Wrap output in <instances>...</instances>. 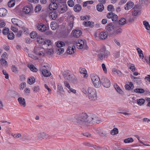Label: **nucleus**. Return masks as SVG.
Segmentation results:
<instances>
[{
  "instance_id": "obj_39",
  "label": "nucleus",
  "mask_w": 150,
  "mask_h": 150,
  "mask_svg": "<svg viewBox=\"0 0 150 150\" xmlns=\"http://www.w3.org/2000/svg\"><path fill=\"white\" fill-rule=\"evenodd\" d=\"M133 141V139L132 138H129L125 139L124 140V142L125 143H127L132 142Z\"/></svg>"
},
{
  "instance_id": "obj_51",
  "label": "nucleus",
  "mask_w": 150,
  "mask_h": 150,
  "mask_svg": "<svg viewBox=\"0 0 150 150\" xmlns=\"http://www.w3.org/2000/svg\"><path fill=\"white\" fill-rule=\"evenodd\" d=\"M83 24L86 27L89 26L90 27V24H91V22L90 21H84L83 22Z\"/></svg>"
},
{
  "instance_id": "obj_36",
  "label": "nucleus",
  "mask_w": 150,
  "mask_h": 150,
  "mask_svg": "<svg viewBox=\"0 0 150 150\" xmlns=\"http://www.w3.org/2000/svg\"><path fill=\"white\" fill-rule=\"evenodd\" d=\"M30 35L31 38L34 39L38 36V34L36 31H32L30 33Z\"/></svg>"
},
{
  "instance_id": "obj_63",
  "label": "nucleus",
  "mask_w": 150,
  "mask_h": 150,
  "mask_svg": "<svg viewBox=\"0 0 150 150\" xmlns=\"http://www.w3.org/2000/svg\"><path fill=\"white\" fill-rule=\"evenodd\" d=\"M69 74V73L68 71H64L63 72L62 74L65 79L67 78V76Z\"/></svg>"
},
{
  "instance_id": "obj_59",
  "label": "nucleus",
  "mask_w": 150,
  "mask_h": 150,
  "mask_svg": "<svg viewBox=\"0 0 150 150\" xmlns=\"http://www.w3.org/2000/svg\"><path fill=\"white\" fill-rule=\"evenodd\" d=\"M79 45L78 44H77V46H79V48H78L79 49H81L82 48H83L84 49H86V48L84 46H85V44L83 45L82 44H79Z\"/></svg>"
},
{
  "instance_id": "obj_15",
  "label": "nucleus",
  "mask_w": 150,
  "mask_h": 150,
  "mask_svg": "<svg viewBox=\"0 0 150 150\" xmlns=\"http://www.w3.org/2000/svg\"><path fill=\"white\" fill-rule=\"evenodd\" d=\"M75 46L74 45L72 47L69 46L66 50L67 54H74L75 51Z\"/></svg>"
},
{
  "instance_id": "obj_28",
  "label": "nucleus",
  "mask_w": 150,
  "mask_h": 150,
  "mask_svg": "<svg viewBox=\"0 0 150 150\" xmlns=\"http://www.w3.org/2000/svg\"><path fill=\"white\" fill-rule=\"evenodd\" d=\"M22 141H29L32 139V137H29L25 134H23L21 138Z\"/></svg>"
},
{
  "instance_id": "obj_30",
  "label": "nucleus",
  "mask_w": 150,
  "mask_h": 150,
  "mask_svg": "<svg viewBox=\"0 0 150 150\" xmlns=\"http://www.w3.org/2000/svg\"><path fill=\"white\" fill-rule=\"evenodd\" d=\"M7 37L8 39L12 40L14 38L15 35L12 32L9 31L8 33H7Z\"/></svg>"
},
{
  "instance_id": "obj_52",
  "label": "nucleus",
  "mask_w": 150,
  "mask_h": 150,
  "mask_svg": "<svg viewBox=\"0 0 150 150\" xmlns=\"http://www.w3.org/2000/svg\"><path fill=\"white\" fill-rule=\"evenodd\" d=\"M112 11L111 12L108 13L107 15V17L108 18H111L112 20Z\"/></svg>"
},
{
  "instance_id": "obj_18",
  "label": "nucleus",
  "mask_w": 150,
  "mask_h": 150,
  "mask_svg": "<svg viewBox=\"0 0 150 150\" xmlns=\"http://www.w3.org/2000/svg\"><path fill=\"white\" fill-rule=\"evenodd\" d=\"M134 6L133 2L131 1H128L125 5V9L126 10H128L132 7Z\"/></svg>"
},
{
  "instance_id": "obj_55",
  "label": "nucleus",
  "mask_w": 150,
  "mask_h": 150,
  "mask_svg": "<svg viewBox=\"0 0 150 150\" xmlns=\"http://www.w3.org/2000/svg\"><path fill=\"white\" fill-rule=\"evenodd\" d=\"M119 133L118 129L117 128L113 129V135L117 134Z\"/></svg>"
},
{
  "instance_id": "obj_24",
  "label": "nucleus",
  "mask_w": 150,
  "mask_h": 150,
  "mask_svg": "<svg viewBox=\"0 0 150 150\" xmlns=\"http://www.w3.org/2000/svg\"><path fill=\"white\" fill-rule=\"evenodd\" d=\"M18 101L21 105H23L24 107L26 105V103L25 99L22 97H19Z\"/></svg>"
},
{
  "instance_id": "obj_7",
  "label": "nucleus",
  "mask_w": 150,
  "mask_h": 150,
  "mask_svg": "<svg viewBox=\"0 0 150 150\" xmlns=\"http://www.w3.org/2000/svg\"><path fill=\"white\" fill-rule=\"evenodd\" d=\"M101 83L103 86L105 88H109L110 85V81L105 76H103L101 79Z\"/></svg>"
},
{
  "instance_id": "obj_62",
  "label": "nucleus",
  "mask_w": 150,
  "mask_h": 150,
  "mask_svg": "<svg viewBox=\"0 0 150 150\" xmlns=\"http://www.w3.org/2000/svg\"><path fill=\"white\" fill-rule=\"evenodd\" d=\"M43 42V45H45L46 44H48V46H49L50 45L49 44L51 43V41L50 40H45L44 42Z\"/></svg>"
},
{
  "instance_id": "obj_21",
  "label": "nucleus",
  "mask_w": 150,
  "mask_h": 150,
  "mask_svg": "<svg viewBox=\"0 0 150 150\" xmlns=\"http://www.w3.org/2000/svg\"><path fill=\"white\" fill-rule=\"evenodd\" d=\"M64 83L65 86L68 88L71 92H72L74 93H76V91L75 89L71 88L69 83H67V81H64Z\"/></svg>"
},
{
  "instance_id": "obj_61",
  "label": "nucleus",
  "mask_w": 150,
  "mask_h": 150,
  "mask_svg": "<svg viewBox=\"0 0 150 150\" xmlns=\"http://www.w3.org/2000/svg\"><path fill=\"white\" fill-rule=\"evenodd\" d=\"M117 16L113 13V21H115V22H118V21H117Z\"/></svg>"
},
{
  "instance_id": "obj_4",
  "label": "nucleus",
  "mask_w": 150,
  "mask_h": 150,
  "mask_svg": "<svg viewBox=\"0 0 150 150\" xmlns=\"http://www.w3.org/2000/svg\"><path fill=\"white\" fill-rule=\"evenodd\" d=\"M89 98L91 100H94L97 98L96 92L95 89L91 87L88 89Z\"/></svg>"
},
{
  "instance_id": "obj_12",
  "label": "nucleus",
  "mask_w": 150,
  "mask_h": 150,
  "mask_svg": "<svg viewBox=\"0 0 150 150\" xmlns=\"http://www.w3.org/2000/svg\"><path fill=\"white\" fill-rule=\"evenodd\" d=\"M50 136L44 132L40 133L38 134V138L41 140L45 138L49 139L50 138Z\"/></svg>"
},
{
  "instance_id": "obj_45",
  "label": "nucleus",
  "mask_w": 150,
  "mask_h": 150,
  "mask_svg": "<svg viewBox=\"0 0 150 150\" xmlns=\"http://www.w3.org/2000/svg\"><path fill=\"white\" fill-rule=\"evenodd\" d=\"M145 101V100L142 98L138 100L137 101V104L140 105H141L144 104Z\"/></svg>"
},
{
  "instance_id": "obj_11",
  "label": "nucleus",
  "mask_w": 150,
  "mask_h": 150,
  "mask_svg": "<svg viewBox=\"0 0 150 150\" xmlns=\"http://www.w3.org/2000/svg\"><path fill=\"white\" fill-rule=\"evenodd\" d=\"M105 29L107 33L108 34L109 36L110 37L112 33V23H110L108 24L105 26Z\"/></svg>"
},
{
  "instance_id": "obj_19",
  "label": "nucleus",
  "mask_w": 150,
  "mask_h": 150,
  "mask_svg": "<svg viewBox=\"0 0 150 150\" xmlns=\"http://www.w3.org/2000/svg\"><path fill=\"white\" fill-rule=\"evenodd\" d=\"M7 13V10L5 8H0V16L4 17L5 16Z\"/></svg>"
},
{
  "instance_id": "obj_9",
  "label": "nucleus",
  "mask_w": 150,
  "mask_h": 150,
  "mask_svg": "<svg viewBox=\"0 0 150 150\" xmlns=\"http://www.w3.org/2000/svg\"><path fill=\"white\" fill-rule=\"evenodd\" d=\"M133 9L132 13L133 15L136 16L140 14L141 10L140 7L139 5H135Z\"/></svg>"
},
{
  "instance_id": "obj_16",
  "label": "nucleus",
  "mask_w": 150,
  "mask_h": 150,
  "mask_svg": "<svg viewBox=\"0 0 150 150\" xmlns=\"http://www.w3.org/2000/svg\"><path fill=\"white\" fill-rule=\"evenodd\" d=\"M37 28L39 30L42 32L45 31L47 29L46 25L41 23L38 24L37 26Z\"/></svg>"
},
{
  "instance_id": "obj_25",
  "label": "nucleus",
  "mask_w": 150,
  "mask_h": 150,
  "mask_svg": "<svg viewBox=\"0 0 150 150\" xmlns=\"http://www.w3.org/2000/svg\"><path fill=\"white\" fill-rule=\"evenodd\" d=\"M97 10L99 12H102L104 9V6L102 3L98 4L96 6Z\"/></svg>"
},
{
  "instance_id": "obj_23",
  "label": "nucleus",
  "mask_w": 150,
  "mask_h": 150,
  "mask_svg": "<svg viewBox=\"0 0 150 150\" xmlns=\"http://www.w3.org/2000/svg\"><path fill=\"white\" fill-rule=\"evenodd\" d=\"M27 66L31 71L34 72H36L37 71V69L33 64H28Z\"/></svg>"
},
{
  "instance_id": "obj_49",
  "label": "nucleus",
  "mask_w": 150,
  "mask_h": 150,
  "mask_svg": "<svg viewBox=\"0 0 150 150\" xmlns=\"http://www.w3.org/2000/svg\"><path fill=\"white\" fill-rule=\"evenodd\" d=\"M58 90L62 92H64L63 88L60 84H59L58 85Z\"/></svg>"
},
{
  "instance_id": "obj_50",
  "label": "nucleus",
  "mask_w": 150,
  "mask_h": 150,
  "mask_svg": "<svg viewBox=\"0 0 150 150\" xmlns=\"http://www.w3.org/2000/svg\"><path fill=\"white\" fill-rule=\"evenodd\" d=\"M130 67L129 69L132 72H134L135 71V67L134 65L133 64L130 63Z\"/></svg>"
},
{
  "instance_id": "obj_46",
  "label": "nucleus",
  "mask_w": 150,
  "mask_h": 150,
  "mask_svg": "<svg viewBox=\"0 0 150 150\" xmlns=\"http://www.w3.org/2000/svg\"><path fill=\"white\" fill-rule=\"evenodd\" d=\"M33 90L34 92L37 93L39 91L40 88L38 86H35L33 88Z\"/></svg>"
},
{
  "instance_id": "obj_10",
  "label": "nucleus",
  "mask_w": 150,
  "mask_h": 150,
  "mask_svg": "<svg viewBox=\"0 0 150 150\" xmlns=\"http://www.w3.org/2000/svg\"><path fill=\"white\" fill-rule=\"evenodd\" d=\"M51 3L49 6V8L50 10L55 11L58 8V6L57 4L58 3L54 1H53L52 0H50Z\"/></svg>"
},
{
  "instance_id": "obj_37",
  "label": "nucleus",
  "mask_w": 150,
  "mask_h": 150,
  "mask_svg": "<svg viewBox=\"0 0 150 150\" xmlns=\"http://www.w3.org/2000/svg\"><path fill=\"white\" fill-rule=\"evenodd\" d=\"M42 7L41 6L40 4L37 5L35 8V13H38L41 9Z\"/></svg>"
},
{
  "instance_id": "obj_41",
  "label": "nucleus",
  "mask_w": 150,
  "mask_h": 150,
  "mask_svg": "<svg viewBox=\"0 0 150 150\" xmlns=\"http://www.w3.org/2000/svg\"><path fill=\"white\" fill-rule=\"evenodd\" d=\"M67 4L69 7H72L74 6V2L72 0H69L67 1Z\"/></svg>"
},
{
  "instance_id": "obj_5",
  "label": "nucleus",
  "mask_w": 150,
  "mask_h": 150,
  "mask_svg": "<svg viewBox=\"0 0 150 150\" xmlns=\"http://www.w3.org/2000/svg\"><path fill=\"white\" fill-rule=\"evenodd\" d=\"M113 35L120 34L122 32V30L121 28V26L120 25H117L113 22Z\"/></svg>"
},
{
  "instance_id": "obj_64",
  "label": "nucleus",
  "mask_w": 150,
  "mask_h": 150,
  "mask_svg": "<svg viewBox=\"0 0 150 150\" xmlns=\"http://www.w3.org/2000/svg\"><path fill=\"white\" fill-rule=\"evenodd\" d=\"M113 72H114L115 74H117L120 75L121 74V71L119 70H115L114 69H113Z\"/></svg>"
},
{
  "instance_id": "obj_40",
  "label": "nucleus",
  "mask_w": 150,
  "mask_h": 150,
  "mask_svg": "<svg viewBox=\"0 0 150 150\" xmlns=\"http://www.w3.org/2000/svg\"><path fill=\"white\" fill-rule=\"evenodd\" d=\"M97 133L101 136L102 137H107V134L105 132H101L100 131H98L97 132Z\"/></svg>"
},
{
  "instance_id": "obj_3",
  "label": "nucleus",
  "mask_w": 150,
  "mask_h": 150,
  "mask_svg": "<svg viewBox=\"0 0 150 150\" xmlns=\"http://www.w3.org/2000/svg\"><path fill=\"white\" fill-rule=\"evenodd\" d=\"M92 81L94 86L97 88H99L101 85V82L99 77L96 74H93L90 75Z\"/></svg>"
},
{
  "instance_id": "obj_56",
  "label": "nucleus",
  "mask_w": 150,
  "mask_h": 150,
  "mask_svg": "<svg viewBox=\"0 0 150 150\" xmlns=\"http://www.w3.org/2000/svg\"><path fill=\"white\" fill-rule=\"evenodd\" d=\"M39 39V40H37V41L39 43H41V44H43V42H44V39H43V38L40 37H37V39Z\"/></svg>"
},
{
  "instance_id": "obj_2",
  "label": "nucleus",
  "mask_w": 150,
  "mask_h": 150,
  "mask_svg": "<svg viewBox=\"0 0 150 150\" xmlns=\"http://www.w3.org/2000/svg\"><path fill=\"white\" fill-rule=\"evenodd\" d=\"M110 54V52L106 50L105 46H103L100 49V52L98 55V57L100 60H102L103 59L107 58Z\"/></svg>"
},
{
  "instance_id": "obj_57",
  "label": "nucleus",
  "mask_w": 150,
  "mask_h": 150,
  "mask_svg": "<svg viewBox=\"0 0 150 150\" xmlns=\"http://www.w3.org/2000/svg\"><path fill=\"white\" fill-rule=\"evenodd\" d=\"M54 53L52 49H49L47 52V54L51 55L53 54Z\"/></svg>"
},
{
  "instance_id": "obj_58",
  "label": "nucleus",
  "mask_w": 150,
  "mask_h": 150,
  "mask_svg": "<svg viewBox=\"0 0 150 150\" xmlns=\"http://www.w3.org/2000/svg\"><path fill=\"white\" fill-rule=\"evenodd\" d=\"M26 86V84L25 82L21 83L20 85V89H23Z\"/></svg>"
},
{
  "instance_id": "obj_17",
  "label": "nucleus",
  "mask_w": 150,
  "mask_h": 150,
  "mask_svg": "<svg viewBox=\"0 0 150 150\" xmlns=\"http://www.w3.org/2000/svg\"><path fill=\"white\" fill-rule=\"evenodd\" d=\"M108 34L105 31L101 32L99 35V38L102 40L105 39L108 37Z\"/></svg>"
},
{
  "instance_id": "obj_14",
  "label": "nucleus",
  "mask_w": 150,
  "mask_h": 150,
  "mask_svg": "<svg viewBox=\"0 0 150 150\" xmlns=\"http://www.w3.org/2000/svg\"><path fill=\"white\" fill-rule=\"evenodd\" d=\"M57 11H52L49 13V17L50 18H52V20H55L57 17L58 14Z\"/></svg>"
},
{
  "instance_id": "obj_29",
  "label": "nucleus",
  "mask_w": 150,
  "mask_h": 150,
  "mask_svg": "<svg viewBox=\"0 0 150 150\" xmlns=\"http://www.w3.org/2000/svg\"><path fill=\"white\" fill-rule=\"evenodd\" d=\"M42 73L43 76L46 77L50 76L51 74V73L47 69H43L42 71Z\"/></svg>"
},
{
  "instance_id": "obj_38",
  "label": "nucleus",
  "mask_w": 150,
  "mask_h": 150,
  "mask_svg": "<svg viewBox=\"0 0 150 150\" xmlns=\"http://www.w3.org/2000/svg\"><path fill=\"white\" fill-rule=\"evenodd\" d=\"M65 45V43L61 41H58L57 42L56 44V46L60 48L63 47Z\"/></svg>"
},
{
  "instance_id": "obj_35",
  "label": "nucleus",
  "mask_w": 150,
  "mask_h": 150,
  "mask_svg": "<svg viewBox=\"0 0 150 150\" xmlns=\"http://www.w3.org/2000/svg\"><path fill=\"white\" fill-rule=\"evenodd\" d=\"M79 72L81 74H85V76H86V75H87V71L84 68H80Z\"/></svg>"
},
{
  "instance_id": "obj_20",
  "label": "nucleus",
  "mask_w": 150,
  "mask_h": 150,
  "mask_svg": "<svg viewBox=\"0 0 150 150\" xmlns=\"http://www.w3.org/2000/svg\"><path fill=\"white\" fill-rule=\"evenodd\" d=\"M126 20L125 18H122L118 22H115L114 23L117 24V25H122L125 24L126 23Z\"/></svg>"
},
{
  "instance_id": "obj_31",
  "label": "nucleus",
  "mask_w": 150,
  "mask_h": 150,
  "mask_svg": "<svg viewBox=\"0 0 150 150\" xmlns=\"http://www.w3.org/2000/svg\"><path fill=\"white\" fill-rule=\"evenodd\" d=\"M35 81V79L33 76H31L28 78V83L30 85L33 84Z\"/></svg>"
},
{
  "instance_id": "obj_26",
  "label": "nucleus",
  "mask_w": 150,
  "mask_h": 150,
  "mask_svg": "<svg viewBox=\"0 0 150 150\" xmlns=\"http://www.w3.org/2000/svg\"><path fill=\"white\" fill-rule=\"evenodd\" d=\"M81 7L79 4L75 5L74 7V10L75 12H79L81 11Z\"/></svg>"
},
{
  "instance_id": "obj_6",
  "label": "nucleus",
  "mask_w": 150,
  "mask_h": 150,
  "mask_svg": "<svg viewBox=\"0 0 150 150\" xmlns=\"http://www.w3.org/2000/svg\"><path fill=\"white\" fill-rule=\"evenodd\" d=\"M23 11L25 14L31 15L34 13L33 8L32 5L25 6L23 8Z\"/></svg>"
},
{
  "instance_id": "obj_47",
  "label": "nucleus",
  "mask_w": 150,
  "mask_h": 150,
  "mask_svg": "<svg viewBox=\"0 0 150 150\" xmlns=\"http://www.w3.org/2000/svg\"><path fill=\"white\" fill-rule=\"evenodd\" d=\"M18 20L15 18H13L11 19V22L14 25L17 26H18Z\"/></svg>"
},
{
  "instance_id": "obj_33",
  "label": "nucleus",
  "mask_w": 150,
  "mask_h": 150,
  "mask_svg": "<svg viewBox=\"0 0 150 150\" xmlns=\"http://www.w3.org/2000/svg\"><path fill=\"white\" fill-rule=\"evenodd\" d=\"M120 144L118 143H115L114 144V150H120L122 149L120 147Z\"/></svg>"
},
{
  "instance_id": "obj_22",
  "label": "nucleus",
  "mask_w": 150,
  "mask_h": 150,
  "mask_svg": "<svg viewBox=\"0 0 150 150\" xmlns=\"http://www.w3.org/2000/svg\"><path fill=\"white\" fill-rule=\"evenodd\" d=\"M70 18H72V19H73L72 21H70L69 23V25L68 26V29L70 28V31H71V30L72 29L73 27V21L74 20V18H75V17L73 15H71L70 17Z\"/></svg>"
},
{
  "instance_id": "obj_42",
  "label": "nucleus",
  "mask_w": 150,
  "mask_h": 150,
  "mask_svg": "<svg viewBox=\"0 0 150 150\" xmlns=\"http://www.w3.org/2000/svg\"><path fill=\"white\" fill-rule=\"evenodd\" d=\"M11 69L13 72L16 73L18 72V68L15 65H13L11 67Z\"/></svg>"
},
{
  "instance_id": "obj_32",
  "label": "nucleus",
  "mask_w": 150,
  "mask_h": 150,
  "mask_svg": "<svg viewBox=\"0 0 150 150\" xmlns=\"http://www.w3.org/2000/svg\"><path fill=\"white\" fill-rule=\"evenodd\" d=\"M136 49L139 54V57L140 58H143L144 57V56L142 50L139 47H137Z\"/></svg>"
},
{
  "instance_id": "obj_54",
  "label": "nucleus",
  "mask_w": 150,
  "mask_h": 150,
  "mask_svg": "<svg viewBox=\"0 0 150 150\" xmlns=\"http://www.w3.org/2000/svg\"><path fill=\"white\" fill-rule=\"evenodd\" d=\"M87 17L88 18V19L89 20L90 18V16L89 15H86V16H81L80 17V19L81 20H86L87 18L86 17Z\"/></svg>"
},
{
  "instance_id": "obj_60",
  "label": "nucleus",
  "mask_w": 150,
  "mask_h": 150,
  "mask_svg": "<svg viewBox=\"0 0 150 150\" xmlns=\"http://www.w3.org/2000/svg\"><path fill=\"white\" fill-rule=\"evenodd\" d=\"M2 72L3 74L5 76V78L6 79H8L9 78L8 74L6 72L5 70H4L2 71Z\"/></svg>"
},
{
  "instance_id": "obj_48",
  "label": "nucleus",
  "mask_w": 150,
  "mask_h": 150,
  "mask_svg": "<svg viewBox=\"0 0 150 150\" xmlns=\"http://www.w3.org/2000/svg\"><path fill=\"white\" fill-rule=\"evenodd\" d=\"M0 62L2 65L4 64L5 66L8 65L7 62L3 58H1L0 60Z\"/></svg>"
},
{
  "instance_id": "obj_8",
  "label": "nucleus",
  "mask_w": 150,
  "mask_h": 150,
  "mask_svg": "<svg viewBox=\"0 0 150 150\" xmlns=\"http://www.w3.org/2000/svg\"><path fill=\"white\" fill-rule=\"evenodd\" d=\"M68 10L67 6V4H62L58 6V9L56 10L59 14L63 13Z\"/></svg>"
},
{
  "instance_id": "obj_13",
  "label": "nucleus",
  "mask_w": 150,
  "mask_h": 150,
  "mask_svg": "<svg viewBox=\"0 0 150 150\" xmlns=\"http://www.w3.org/2000/svg\"><path fill=\"white\" fill-rule=\"evenodd\" d=\"M81 34V31L79 29L73 30L71 33V35L73 34V36L76 38H79Z\"/></svg>"
},
{
  "instance_id": "obj_44",
  "label": "nucleus",
  "mask_w": 150,
  "mask_h": 150,
  "mask_svg": "<svg viewBox=\"0 0 150 150\" xmlns=\"http://www.w3.org/2000/svg\"><path fill=\"white\" fill-rule=\"evenodd\" d=\"M134 92L136 93H142L144 92V90L142 88H136L134 90Z\"/></svg>"
},
{
  "instance_id": "obj_1",
  "label": "nucleus",
  "mask_w": 150,
  "mask_h": 150,
  "mask_svg": "<svg viewBox=\"0 0 150 150\" xmlns=\"http://www.w3.org/2000/svg\"><path fill=\"white\" fill-rule=\"evenodd\" d=\"M76 123L79 125H83L89 124H95L101 122V120L95 115L93 114H87L85 112H82L74 117Z\"/></svg>"
},
{
  "instance_id": "obj_53",
  "label": "nucleus",
  "mask_w": 150,
  "mask_h": 150,
  "mask_svg": "<svg viewBox=\"0 0 150 150\" xmlns=\"http://www.w3.org/2000/svg\"><path fill=\"white\" fill-rule=\"evenodd\" d=\"M65 79L70 81H72L74 79V78H73L71 75L69 74L67 76V77Z\"/></svg>"
},
{
  "instance_id": "obj_27",
  "label": "nucleus",
  "mask_w": 150,
  "mask_h": 150,
  "mask_svg": "<svg viewBox=\"0 0 150 150\" xmlns=\"http://www.w3.org/2000/svg\"><path fill=\"white\" fill-rule=\"evenodd\" d=\"M114 87L116 90L121 94H124V92L120 87L116 84H115L114 85Z\"/></svg>"
},
{
  "instance_id": "obj_43",
  "label": "nucleus",
  "mask_w": 150,
  "mask_h": 150,
  "mask_svg": "<svg viewBox=\"0 0 150 150\" xmlns=\"http://www.w3.org/2000/svg\"><path fill=\"white\" fill-rule=\"evenodd\" d=\"M9 31V29L8 28L5 27L2 31V33L4 35H6Z\"/></svg>"
},
{
  "instance_id": "obj_34",
  "label": "nucleus",
  "mask_w": 150,
  "mask_h": 150,
  "mask_svg": "<svg viewBox=\"0 0 150 150\" xmlns=\"http://www.w3.org/2000/svg\"><path fill=\"white\" fill-rule=\"evenodd\" d=\"M15 4V1L13 0H11L8 3V5L9 7H13Z\"/></svg>"
}]
</instances>
